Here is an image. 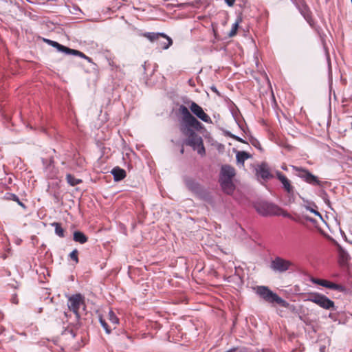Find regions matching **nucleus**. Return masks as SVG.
I'll return each instance as SVG.
<instances>
[{"mask_svg": "<svg viewBox=\"0 0 352 352\" xmlns=\"http://www.w3.org/2000/svg\"><path fill=\"white\" fill-rule=\"evenodd\" d=\"M179 113L182 116L181 119L180 130L186 137L184 143L197 151L198 154L204 155L206 150L204 146L203 140L193 129H199L201 124L194 116L191 115L188 109L182 104L178 109Z\"/></svg>", "mask_w": 352, "mask_h": 352, "instance_id": "nucleus-1", "label": "nucleus"}, {"mask_svg": "<svg viewBox=\"0 0 352 352\" xmlns=\"http://www.w3.org/2000/svg\"><path fill=\"white\" fill-rule=\"evenodd\" d=\"M256 293L267 302H276V304L285 308L288 307L289 305V304L286 300L279 297L276 293L270 290L267 286H257L256 288Z\"/></svg>", "mask_w": 352, "mask_h": 352, "instance_id": "nucleus-2", "label": "nucleus"}, {"mask_svg": "<svg viewBox=\"0 0 352 352\" xmlns=\"http://www.w3.org/2000/svg\"><path fill=\"white\" fill-rule=\"evenodd\" d=\"M307 301L312 302L321 308L327 310H334L335 303L326 296L319 293H311L309 294Z\"/></svg>", "mask_w": 352, "mask_h": 352, "instance_id": "nucleus-3", "label": "nucleus"}, {"mask_svg": "<svg viewBox=\"0 0 352 352\" xmlns=\"http://www.w3.org/2000/svg\"><path fill=\"white\" fill-rule=\"evenodd\" d=\"M67 306L70 311L75 314L76 320L80 317V310H85V299L80 294L72 295L68 298Z\"/></svg>", "mask_w": 352, "mask_h": 352, "instance_id": "nucleus-4", "label": "nucleus"}, {"mask_svg": "<svg viewBox=\"0 0 352 352\" xmlns=\"http://www.w3.org/2000/svg\"><path fill=\"white\" fill-rule=\"evenodd\" d=\"M292 167L296 172V175L306 183L312 186H322V182L308 170L296 166H292Z\"/></svg>", "mask_w": 352, "mask_h": 352, "instance_id": "nucleus-5", "label": "nucleus"}, {"mask_svg": "<svg viewBox=\"0 0 352 352\" xmlns=\"http://www.w3.org/2000/svg\"><path fill=\"white\" fill-rule=\"evenodd\" d=\"M254 207L257 212L264 217L278 215L281 210L278 206L267 201L258 202Z\"/></svg>", "mask_w": 352, "mask_h": 352, "instance_id": "nucleus-6", "label": "nucleus"}, {"mask_svg": "<svg viewBox=\"0 0 352 352\" xmlns=\"http://www.w3.org/2000/svg\"><path fill=\"white\" fill-rule=\"evenodd\" d=\"M292 265L290 261L276 256L271 261L270 267L275 272L283 273L289 270Z\"/></svg>", "mask_w": 352, "mask_h": 352, "instance_id": "nucleus-7", "label": "nucleus"}, {"mask_svg": "<svg viewBox=\"0 0 352 352\" xmlns=\"http://www.w3.org/2000/svg\"><path fill=\"white\" fill-rule=\"evenodd\" d=\"M276 175L277 179L281 182L283 188L287 193L289 201L290 202H294L295 200V190L294 187L292 185L290 180L278 170L276 172Z\"/></svg>", "mask_w": 352, "mask_h": 352, "instance_id": "nucleus-8", "label": "nucleus"}, {"mask_svg": "<svg viewBox=\"0 0 352 352\" xmlns=\"http://www.w3.org/2000/svg\"><path fill=\"white\" fill-rule=\"evenodd\" d=\"M256 176L258 179H263L264 181L269 180L273 178V175L271 173V169L266 162H262L258 164L255 168Z\"/></svg>", "mask_w": 352, "mask_h": 352, "instance_id": "nucleus-9", "label": "nucleus"}, {"mask_svg": "<svg viewBox=\"0 0 352 352\" xmlns=\"http://www.w3.org/2000/svg\"><path fill=\"white\" fill-rule=\"evenodd\" d=\"M190 109L191 111L202 121L206 123L212 122V120L210 118V116L208 114H206L204 111L203 109L195 102H191L190 105Z\"/></svg>", "mask_w": 352, "mask_h": 352, "instance_id": "nucleus-10", "label": "nucleus"}, {"mask_svg": "<svg viewBox=\"0 0 352 352\" xmlns=\"http://www.w3.org/2000/svg\"><path fill=\"white\" fill-rule=\"evenodd\" d=\"M312 282L315 284H317V285H321L322 287H324L326 288H328V289H330L332 290H336V291H338L340 292H344L346 290L345 287L344 286H342V285L336 284V283H332L331 281H329V280H327L324 279H318V278L313 279Z\"/></svg>", "mask_w": 352, "mask_h": 352, "instance_id": "nucleus-11", "label": "nucleus"}, {"mask_svg": "<svg viewBox=\"0 0 352 352\" xmlns=\"http://www.w3.org/2000/svg\"><path fill=\"white\" fill-rule=\"evenodd\" d=\"M235 175V170L230 165H223L221 167L220 178L232 179Z\"/></svg>", "mask_w": 352, "mask_h": 352, "instance_id": "nucleus-12", "label": "nucleus"}, {"mask_svg": "<svg viewBox=\"0 0 352 352\" xmlns=\"http://www.w3.org/2000/svg\"><path fill=\"white\" fill-rule=\"evenodd\" d=\"M157 43L161 49L167 50L173 45V40L164 33V36H160L159 40L157 41Z\"/></svg>", "mask_w": 352, "mask_h": 352, "instance_id": "nucleus-13", "label": "nucleus"}, {"mask_svg": "<svg viewBox=\"0 0 352 352\" xmlns=\"http://www.w3.org/2000/svg\"><path fill=\"white\" fill-rule=\"evenodd\" d=\"M220 185L224 192L231 193L234 190V185L232 179L219 178Z\"/></svg>", "mask_w": 352, "mask_h": 352, "instance_id": "nucleus-14", "label": "nucleus"}, {"mask_svg": "<svg viewBox=\"0 0 352 352\" xmlns=\"http://www.w3.org/2000/svg\"><path fill=\"white\" fill-rule=\"evenodd\" d=\"M111 173L113 175V179L116 182L122 180L126 175V171L118 166L113 168L111 170Z\"/></svg>", "mask_w": 352, "mask_h": 352, "instance_id": "nucleus-15", "label": "nucleus"}, {"mask_svg": "<svg viewBox=\"0 0 352 352\" xmlns=\"http://www.w3.org/2000/svg\"><path fill=\"white\" fill-rule=\"evenodd\" d=\"M43 41L45 43H47L48 45L56 48L58 52H63L65 54L67 50V47L64 46V45L58 43L56 41H52V40L47 39V38H44Z\"/></svg>", "mask_w": 352, "mask_h": 352, "instance_id": "nucleus-16", "label": "nucleus"}, {"mask_svg": "<svg viewBox=\"0 0 352 352\" xmlns=\"http://www.w3.org/2000/svg\"><path fill=\"white\" fill-rule=\"evenodd\" d=\"M74 240L80 244H84L87 241L88 238L83 232L80 231H75L74 232Z\"/></svg>", "mask_w": 352, "mask_h": 352, "instance_id": "nucleus-17", "label": "nucleus"}, {"mask_svg": "<svg viewBox=\"0 0 352 352\" xmlns=\"http://www.w3.org/2000/svg\"><path fill=\"white\" fill-rule=\"evenodd\" d=\"M251 156L245 151H238L236 155L237 163L243 165L244 162Z\"/></svg>", "mask_w": 352, "mask_h": 352, "instance_id": "nucleus-18", "label": "nucleus"}, {"mask_svg": "<svg viewBox=\"0 0 352 352\" xmlns=\"http://www.w3.org/2000/svg\"><path fill=\"white\" fill-rule=\"evenodd\" d=\"M160 36H164V33H155V32H146L144 34V36L148 38L151 42H154L159 40Z\"/></svg>", "mask_w": 352, "mask_h": 352, "instance_id": "nucleus-19", "label": "nucleus"}, {"mask_svg": "<svg viewBox=\"0 0 352 352\" xmlns=\"http://www.w3.org/2000/svg\"><path fill=\"white\" fill-rule=\"evenodd\" d=\"M66 180H67V182L71 186H75L77 184L82 183V179L76 178L74 175H72V174H69V173L66 175Z\"/></svg>", "mask_w": 352, "mask_h": 352, "instance_id": "nucleus-20", "label": "nucleus"}, {"mask_svg": "<svg viewBox=\"0 0 352 352\" xmlns=\"http://www.w3.org/2000/svg\"><path fill=\"white\" fill-rule=\"evenodd\" d=\"M51 226L52 227H54L55 229V234L58 236L59 237L63 238L65 236V231L63 228L61 227V225L60 223L58 222H54L51 223Z\"/></svg>", "mask_w": 352, "mask_h": 352, "instance_id": "nucleus-21", "label": "nucleus"}, {"mask_svg": "<svg viewBox=\"0 0 352 352\" xmlns=\"http://www.w3.org/2000/svg\"><path fill=\"white\" fill-rule=\"evenodd\" d=\"M65 54H68V55H73V56H79V57L82 58L84 59H85L86 57H87V56L84 53H82V52L78 51L77 50L70 49L69 47L67 48V50H66Z\"/></svg>", "mask_w": 352, "mask_h": 352, "instance_id": "nucleus-22", "label": "nucleus"}, {"mask_svg": "<svg viewBox=\"0 0 352 352\" xmlns=\"http://www.w3.org/2000/svg\"><path fill=\"white\" fill-rule=\"evenodd\" d=\"M109 320L113 324H117L119 322V319L112 310L109 311Z\"/></svg>", "mask_w": 352, "mask_h": 352, "instance_id": "nucleus-23", "label": "nucleus"}, {"mask_svg": "<svg viewBox=\"0 0 352 352\" xmlns=\"http://www.w3.org/2000/svg\"><path fill=\"white\" fill-rule=\"evenodd\" d=\"M99 322L101 324V326L103 327V329H104L105 332L107 333V334H109L111 333V329L109 328V325L107 324V323L106 322V321L102 318V316H100L99 317Z\"/></svg>", "mask_w": 352, "mask_h": 352, "instance_id": "nucleus-24", "label": "nucleus"}, {"mask_svg": "<svg viewBox=\"0 0 352 352\" xmlns=\"http://www.w3.org/2000/svg\"><path fill=\"white\" fill-rule=\"evenodd\" d=\"M239 28V21H236L232 24V28L228 34L230 37L234 36L236 34V31Z\"/></svg>", "mask_w": 352, "mask_h": 352, "instance_id": "nucleus-25", "label": "nucleus"}, {"mask_svg": "<svg viewBox=\"0 0 352 352\" xmlns=\"http://www.w3.org/2000/svg\"><path fill=\"white\" fill-rule=\"evenodd\" d=\"M17 197H18L15 194L10 193V192H6L3 195V199H7V200H12L14 201H15V200L17 199Z\"/></svg>", "mask_w": 352, "mask_h": 352, "instance_id": "nucleus-26", "label": "nucleus"}, {"mask_svg": "<svg viewBox=\"0 0 352 352\" xmlns=\"http://www.w3.org/2000/svg\"><path fill=\"white\" fill-rule=\"evenodd\" d=\"M340 256L343 261H347L349 258V255L343 249L340 250Z\"/></svg>", "mask_w": 352, "mask_h": 352, "instance_id": "nucleus-27", "label": "nucleus"}, {"mask_svg": "<svg viewBox=\"0 0 352 352\" xmlns=\"http://www.w3.org/2000/svg\"><path fill=\"white\" fill-rule=\"evenodd\" d=\"M250 142L252 146H254V147L257 148L259 150H261V144L257 139L252 137L250 139Z\"/></svg>", "mask_w": 352, "mask_h": 352, "instance_id": "nucleus-28", "label": "nucleus"}, {"mask_svg": "<svg viewBox=\"0 0 352 352\" xmlns=\"http://www.w3.org/2000/svg\"><path fill=\"white\" fill-rule=\"evenodd\" d=\"M78 250L75 249L69 254L70 258L74 261L76 263L78 262Z\"/></svg>", "mask_w": 352, "mask_h": 352, "instance_id": "nucleus-29", "label": "nucleus"}, {"mask_svg": "<svg viewBox=\"0 0 352 352\" xmlns=\"http://www.w3.org/2000/svg\"><path fill=\"white\" fill-rule=\"evenodd\" d=\"M305 208L307 210L311 212V213H314L316 216H318L320 219H322V215L320 214V213L318 211L316 210L315 209H314L308 206H306Z\"/></svg>", "mask_w": 352, "mask_h": 352, "instance_id": "nucleus-30", "label": "nucleus"}, {"mask_svg": "<svg viewBox=\"0 0 352 352\" xmlns=\"http://www.w3.org/2000/svg\"><path fill=\"white\" fill-rule=\"evenodd\" d=\"M186 185L188 188L195 190L197 188V184L192 180H186Z\"/></svg>", "mask_w": 352, "mask_h": 352, "instance_id": "nucleus-31", "label": "nucleus"}, {"mask_svg": "<svg viewBox=\"0 0 352 352\" xmlns=\"http://www.w3.org/2000/svg\"><path fill=\"white\" fill-rule=\"evenodd\" d=\"M278 215H282L284 217L292 219V215L289 213H288L286 211L282 210L280 211H279V214Z\"/></svg>", "mask_w": 352, "mask_h": 352, "instance_id": "nucleus-32", "label": "nucleus"}, {"mask_svg": "<svg viewBox=\"0 0 352 352\" xmlns=\"http://www.w3.org/2000/svg\"><path fill=\"white\" fill-rule=\"evenodd\" d=\"M228 135H229L231 138H232L233 139H234L235 140H236V141H238V142H243V143H245V142L242 138H240V137H239V136H236V135H232V134H231V133H228Z\"/></svg>", "mask_w": 352, "mask_h": 352, "instance_id": "nucleus-33", "label": "nucleus"}, {"mask_svg": "<svg viewBox=\"0 0 352 352\" xmlns=\"http://www.w3.org/2000/svg\"><path fill=\"white\" fill-rule=\"evenodd\" d=\"M236 0H225L226 3L229 7H232L235 3Z\"/></svg>", "mask_w": 352, "mask_h": 352, "instance_id": "nucleus-34", "label": "nucleus"}, {"mask_svg": "<svg viewBox=\"0 0 352 352\" xmlns=\"http://www.w3.org/2000/svg\"><path fill=\"white\" fill-rule=\"evenodd\" d=\"M15 201H16V203H17L20 206H21L23 208H24V209H25V208H26L25 205L23 202H21V201L19 200V197H17V199H16V200H15Z\"/></svg>", "mask_w": 352, "mask_h": 352, "instance_id": "nucleus-35", "label": "nucleus"}, {"mask_svg": "<svg viewBox=\"0 0 352 352\" xmlns=\"http://www.w3.org/2000/svg\"><path fill=\"white\" fill-rule=\"evenodd\" d=\"M210 89L215 94H217L218 96H220V93L217 90V87L215 86L210 87Z\"/></svg>", "mask_w": 352, "mask_h": 352, "instance_id": "nucleus-36", "label": "nucleus"}, {"mask_svg": "<svg viewBox=\"0 0 352 352\" xmlns=\"http://www.w3.org/2000/svg\"><path fill=\"white\" fill-rule=\"evenodd\" d=\"M85 60H87L89 63H93L92 59L90 57L87 56Z\"/></svg>", "mask_w": 352, "mask_h": 352, "instance_id": "nucleus-37", "label": "nucleus"}, {"mask_svg": "<svg viewBox=\"0 0 352 352\" xmlns=\"http://www.w3.org/2000/svg\"><path fill=\"white\" fill-rule=\"evenodd\" d=\"M281 168H282L283 170H287V166H285V165H283V166H281Z\"/></svg>", "mask_w": 352, "mask_h": 352, "instance_id": "nucleus-38", "label": "nucleus"}, {"mask_svg": "<svg viewBox=\"0 0 352 352\" xmlns=\"http://www.w3.org/2000/svg\"><path fill=\"white\" fill-rule=\"evenodd\" d=\"M126 338L131 340V336H129V335H126Z\"/></svg>", "mask_w": 352, "mask_h": 352, "instance_id": "nucleus-39", "label": "nucleus"}, {"mask_svg": "<svg viewBox=\"0 0 352 352\" xmlns=\"http://www.w3.org/2000/svg\"><path fill=\"white\" fill-rule=\"evenodd\" d=\"M184 148H182V149H181V151H180V153L182 154V153H184Z\"/></svg>", "mask_w": 352, "mask_h": 352, "instance_id": "nucleus-40", "label": "nucleus"}, {"mask_svg": "<svg viewBox=\"0 0 352 352\" xmlns=\"http://www.w3.org/2000/svg\"><path fill=\"white\" fill-rule=\"evenodd\" d=\"M329 70L331 69V65H330V63L329 62Z\"/></svg>", "mask_w": 352, "mask_h": 352, "instance_id": "nucleus-41", "label": "nucleus"}, {"mask_svg": "<svg viewBox=\"0 0 352 352\" xmlns=\"http://www.w3.org/2000/svg\"><path fill=\"white\" fill-rule=\"evenodd\" d=\"M65 316L66 317H67V313H66V312H65Z\"/></svg>", "mask_w": 352, "mask_h": 352, "instance_id": "nucleus-42", "label": "nucleus"}]
</instances>
